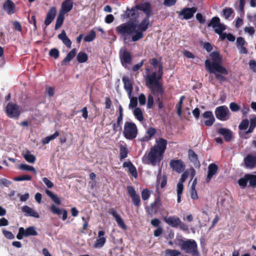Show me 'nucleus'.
Here are the masks:
<instances>
[{"label": "nucleus", "instance_id": "obj_40", "mask_svg": "<svg viewBox=\"0 0 256 256\" xmlns=\"http://www.w3.org/2000/svg\"><path fill=\"white\" fill-rule=\"evenodd\" d=\"M248 174H244V176L240 178L238 180V185L242 188H245L247 185V183L248 182Z\"/></svg>", "mask_w": 256, "mask_h": 256}, {"label": "nucleus", "instance_id": "obj_2", "mask_svg": "<svg viewBox=\"0 0 256 256\" xmlns=\"http://www.w3.org/2000/svg\"><path fill=\"white\" fill-rule=\"evenodd\" d=\"M212 62L206 60L204 62L206 70L210 74H214L215 78L220 82L226 81L225 76L228 74V70L222 64V58L218 52H213L210 54Z\"/></svg>", "mask_w": 256, "mask_h": 256}, {"label": "nucleus", "instance_id": "obj_57", "mask_svg": "<svg viewBox=\"0 0 256 256\" xmlns=\"http://www.w3.org/2000/svg\"><path fill=\"white\" fill-rule=\"evenodd\" d=\"M156 130L155 128L150 127L147 130L146 134L152 138L156 134Z\"/></svg>", "mask_w": 256, "mask_h": 256}, {"label": "nucleus", "instance_id": "obj_34", "mask_svg": "<svg viewBox=\"0 0 256 256\" xmlns=\"http://www.w3.org/2000/svg\"><path fill=\"white\" fill-rule=\"evenodd\" d=\"M64 20V14L59 12L57 16L56 23L55 24V30L60 28L63 24Z\"/></svg>", "mask_w": 256, "mask_h": 256}, {"label": "nucleus", "instance_id": "obj_10", "mask_svg": "<svg viewBox=\"0 0 256 256\" xmlns=\"http://www.w3.org/2000/svg\"><path fill=\"white\" fill-rule=\"evenodd\" d=\"M208 27H212L216 34L221 33L226 29V26L220 23V19L218 16L213 17L208 24Z\"/></svg>", "mask_w": 256, "mask_h": 256}, {"label": "nucleus", "instance_id": "obj_6", "mask_svg": "<svg viewBox=\"0 0 256 256\" xmlns=\"http://www.w3.org/2000/svg\"><path fill=\"white\" fill-rule=\"evenodd\" d=\"M164 221L169 226L172 228H178L184 232L188 230V226L182 222L178 217L176 216H165L164 218Z\"/></svg>", "mask_w": 256, "mask_h": 256}, {"label": "nucleus", "instance_id": "obj_15", "mask_svg": "<svg viewBox=\"0 0 256 256\" xmlns=\"http://www.w3.org/2000/svg\"><path fill=\"white\" fill-rule=\"evenodd\" d=\"M162 205L160 198L159 196L156 197L154 202L150 204V208L148 210V214L152 216L154 214L158 213L160 211Z\"/></svg>", "mask_w": 256, "mask_h": 256}, {"label": "nucleus", "instance_id": "obj_47", "mask_svg": "<svg viewBox=\"0 0 256 256\" xmlns=\"http://www.w3.org/2000/svg\"><path fill=\"white\" fill-rule=\"evenodd\" d=\"M24 158L28 162L30 163H34L36 160L34 156L30 154H24Z\"/></svg>", "mask_w": 256, "mask_h": 256}, {"label": "nucleus", "instance_id": "obj_17", "mask_svg": "<svg viewBox=\"0 0 256 256\" xmlns=\"http://www.w3.org/2000/svg\"><path fill=\"white\" fill-rule=\"evenodd\" d=\"M126 190L134 204L136 207H139L140 205V199L139 195L136 193L134 188L129 186H127Z\"/></svg>", "mask_w": 256, "mask_h": 256}, {"label": "nucleus", "instance_id": "obj_54", "mask_svg": "<svg viewBox=\"0 0 256 256\" xmlns=\"http://www.w3.org/2000/svg\"><path fill=\"white\" fill-rule=\"evenodd\" d=\"M112 127L114 132L116 134L118 130H121L122 129L120 124H118V122H112Z\"/></svg>", "mask_w": 256, "mask_h": 256}, {"label": "nucleus", "instance_id": "obj_64", "mask_svg": "<svg viewBox=\"0 0 256 256\" xmlns=\"http://www.w3.org/2000/svg\"><path fill=\"white\" fill-rule=\"evenodd\" d=\"M14 28L16 30H18V32H21L22 30V28L20 24L18 22L15 21L13 23Z\"/></svg>", "mask_w": 256, "mask_h": 256}, {"label": "nucleus", "instance_id": "obj_35", "mask_svg": "<svg viewBox=\"0 0 256 256\" xmlns=\"http://www.w3.org/2000/svg\"><path fill=\"white\" fill-rule=\"evenodd\" d=\"M128 150L126 146L122 144L120 146V158L122 160L128 157Z\"/></svg>", "mask_w": 256, "mask_h": 256}, {"label": "nucleus", "instance_id": "obj_52", "mask_svg": "<svg viewBox=\"0 0 256 256\" xmlns=\"http://www.w3.org/2000/svg\"><path fill=\"white\" fill-rule=\"evenodd\" d=\"M130 103L129 104V108H136L138 105V98L136 97H132L130 98Z\"/></svg>", "mask_w": 256, "mask_h": 256}, {"label": "nucleus", "instance_id": "obj_50", "mask_svg": "<svg viewBox=\"0 0 256 256\" xmlns=\"http://www.w3.org/2000/svg\"><path fill=\"white\" fill-rule=\"evenodd\" d=\"M158 181L161 180L160 187L161 188H164L167 184V178L166 175H163L162 177H158Z\"/></svg>", "mask_w": 256, "mask_h": 256}, {"label": "nucleus", "instance_id": "obj_8", "mask_svg": "<svg viewBox=\"0 0 256 256\" xmlns=\"http://www.w3.org/2000/svg\"><path fill=\"white\" fill-rule=\"evenodd\" d=\"M230 110L226 106H219L215 110L216 116L220 120H228L230 118Z\"/></svg>", "mask_w": 256, "mask_h": 256}, {"label": "nucleus", "instance_id": "obj_51", "mask_svg": "<svg viewBox=\"0 0 256 256\" xmlns=\"http://www.w3.org/2000/svg\"><path fill=\"white\" fill-rule=\"evenodd\" d=\"M233 12V10L230 8H226L223 10L224 16L226 18H229Z\"/></svg>", "mask_w": 256, "mask_h": 256}, {"label": "nucleus", "instance_id": "obj_20", "mask_svg": "<svg viewBox=\"0 0 256 256\" xmlns=\"http://www.w3.org/2000/svg\"><path fill=\"white\" fill-rule=\"evenodd\" d=\"M218 166L214 163L209 164L208 166V173L206 180L207 183L209 182L212 180L213 176L218 172Z\"/></svg>", "mask_w": 256, "mask_h": 256}, {"label": "nucleus", "instance_id": "obj_29", "mask_svg": "<svg viewBox=\"0 0 256 256\" xmlns=\"http://www.w3.org/2000/svg\"><path fill=\"white\" fill-rule=\"evenodd\" d=\"M218 132L224 136L226 142H230L232 138V132L228 128H220L218 130Z\"/></svg>", "mask_w": 256, "mask_h": 256}, {"label": "nucleus", "instance_id": "obj_58", "mask_svg": "<svg viewBox=\"0 0 256 256\" xmlns=\"http://www.w3.org/2000/svg\"><path fill=\"white\" fill-rule=\"evenodd\" d=\"M138 101L140 105L144 106L146 103V98L144 94H140L138 96Z\"/></svg>", "mask_w": 256, "mask_h": 256}, {"label": "nucleus", "instance_id": "obj_49", "mask_svg": "<svg viewBox=\"0 0 256 256\" xmlns=\"http://www.w3.org/2000/svg\"><path fill=\"white\" fill-rule=\"evenodd\" d=\"M49 54L54 59H57L60 56V52L58 49L54 48L50 50Z\"/></svg>", "mask_w": 256, "mask_h": 256}, {"label": "nucleus", "instance_id": "obj_63", "mask_svg": "<svg viewBox=\"0 0 256 256\" xmlns=\"http://www.w3.org/2000/svg\"><path fill=\"white\" fill-rule=\"evenodd\" d=\"M184 190V185L181 182L177 184V195L182 194Z\"/></svg>", "mask_w": 256, "mask_h": 256}, {"label": "nucleus", "instance_id": "obj_41", "mask_svg": "<svg viewBox=\"0 0 256 256\" xmlns=\"http://www.w3.org/2000/svg\"><path fill=\"white\" fill-rule=\"evenodd\" d=\"M180 252L176 250L167 249L165 251V256H178Z\"/></svg>", "mask_w": 256, "mask_h": 256}, {"label": "nucleus", "instance_id": "obj_14", "mask_svg": "<svg viewBox=\"0 0 256 256\" xmlns=\"http://www.w3.org/2000/svg\"><path fill=\"white\" fill-rule=\"evenodd\" d=\"M196 11L197 8L196 7L185 8L177 12L180 18V16H183L182 19L189 20L194 16Z\"/></svg>", "mask_w": 256, "mask_h": 256}, {"label": "nucleus", "instance_id": "obj_32", "mask_svg": "<svg viewBox=\"0 0 256 256\" xmlns=\"http://www.w3.org/2000/svg\"><path fill=\"white\" fill-rule=\"evenodd\" d=\"M76 49L74 48L72 49L66 55V57L62 60L61 62L62 66L67 65L73 59L76 54Z\"/></svg>", "mask_w": 256, "mask_h": 256}, {"label": "nucleus", "instance_id": "obj_39", "mask_svg": "<svg viewBox=\"0 0 256 256\" xmlns=\"http://www.w3.org/2000/svg\"><path fill=\"white\" fill-rule=\"evenodd\" d=\"M96 36V34L94 30H91L90 32L84 38V40L86 42H90L92 41Z\"/></svg>", "mask_w": 256, "mask_h": 256}, {"label": "nucleus", "instance_id": "obj_31", "mask_svg": "<svg viewBox=\"0 0 256 256\" xmlns=\"http://www.w3.org/2000/svg\"><path fill=\"white\" fill-rule=\"evenodd\" d=\"M124 168H128V172L135 178L138 177L137 170L131 162H124L122 164Z\"/></svg>", "mask_w": 256, "mask_h": 256}, {"label": "nucleus", "instance_id": "obj_36", "mask_svg": "<svg viewBox=\"0 0 256 256\" xmlns=\"http://www.w3.org/2000/svg\"><path fill=\"white\" fill-rule=\"evenodd\" d=\"M76 60L78 62L84 63L88 60V56L85 52H80L77 54Z\"/></svg>", "mask_w": 256, "mask_h": 256}, {"label": "nucleus", "instance_id": "obj_45", "mask_svg": "<svg viewBox=\"0 0 256 256\" xmlns=\"http://www.w3.org/2000/svg\"><path fill=\"white\" fill-rule=\"evenodd\" d=\"M248 124L249 122L248 119L243 120L239 124L238 128L240 130H246L248 128Z\"/></svg>", "mask_w": 256, "mask_h": 256}, {"label": "nucleus", "instance_id": "obj_38", "mask_svg": "<svg viewBox=\"0 0 256 256\" xmlns=\"http://www.w3.org/2000/svg\"><path fill=\"white\" fill-rule=\"evenodd\" d=\"M134 116L140 122L144 120V116L141 109L139 108H136L134 110Z\"/></svg>", "mask_w": 256, "mask_h": 256}, {"label": "nucleus", "instance_id": "obj_11", "mask_svg": "<svg viewBox=\"0 0 256 256\" xmlns=\"http://www.w3.org/2000/svg\"><path fill=\"white\" fill-rule=\"evenodd\" d=\"M6 112L10 118H18L20 115V107L17 104L8 102L6 107Z\"/></svg>", "mask_w": 256, "mask_h": 256}, {"label": "nucleus", "instance_id": "obj_1", "mask_svg": "<svg viewBox=\"0 0 256 256\" xmlns=\"http://www.w3.org/2000/svg\"><path fill=\"white\" fill-rule=\"evenodd\" d=\"M144 12L146 14V17L138 24L132 22H124L116 27V34L123 38L124 42H126L130 36H131V41L133 42L144 38L143 32L148 30L150 24V18L153 14L152 7Z\"/></svg>", "mask_w": 256, "mask_h": 256}, {"label": "nucleus", "instance_id": "obj_62", "mask_svg": "<svg viewBox=\"0 0 256 256\" xmlns=\"http://www.w3.org/2000/svg\"><path fill=\"white\" fill-rule=\"evenodd\" d=\"M42 181L44 184L48 186V188H52L54 186L53 183L49 180L47 178H44Z\"/></svg>", "mask_w": 256, "mask_h": 256}, {"label": "nucleus", "instance_id": "obj_27", "mask_svg": "<svg viewBox=\"0 0 256 256\" xmlns=\"http://www.w3.org/2000/svg\"><path fill=\"white\" fill-rule=\"evenodd\" d=\"M3 8L8 14H12L14 13L15 6L11 0H6L3 4Z\"/></svg>", "mask_w": 256, "mask_h": 256}, {"label": "nucleus", "instance_id": "obj_7", "mask_svg": "<svg viewBox=\"0 0 256 256\" xmlns=\"http://www.w3.org/2000/svg\"><path fill=\"white\" fill-rule=\"evenodd\" d=\"M123 134L124 136L129 140L136 138L138 134V129L136 124L132 122H126L124 125Z\"/></svg>", "mask_w": 256, "mask_h": 256}, {"label": "nucleus", "instance_id": "obj_61", "mask_svg": "<svg viewBox=\"0 0 256 256\" xmlns=\"http://www.w3.org/2000/svg\"><path fill=\"white\" fill-rule=\"evenodd\" d=\"M188 175L189 172L188 171L184 172L181 175V177L178 182H181L182 184V182H184L186 180Z\"/></svg>", "mask_w": 256, "mask_h": 256}, {"label": "nucleus", "instance_id": "obj_55", "mask_svg": "<svg viewBox=\"0 0 256 256\" xmlns=\"http://www.w3.org/2000/svg\"><path fill=\"white\" fill-rule=\"evenodd\" d=\"M2 233L4 235V236L8 239L12 240V239L14 238V235L12 234V233L11 232L4 230H2Z\"/></svg>", "mask_w": 256, "mask_h": 256}, {"label": "nucleus", "instance_id": "obj_30", "mask_svg": "<svg viewBox=\"0 0 256 256\" xmlns=\"http://www.w3.org/2000/svg\"><path fill=\"white\" fill-rule=\"evenodd\" d=\"M188 156L190 161L195 166H200V162L198 158V156L193 150L190 149L188 150Z\"/></svg>", "mask_w": 256, "mask_h": 256}, {"label": "nucleus", "instance_id": "obj_18", "mask_svg": "<svg viewBox=\"0 0 256 256\" xmlns=\"http://www.w3.org/2000/svg\"><path fill=\"white\" fill-rule=\"evenodd\" d=\"M108 213L115 218L118 226L120 228L124 230H126L127 229V226L125 224L124 222L122 220L120 216L118 214L114 208L110 209L108 210Z\"/></svg>", "mask_w": 256, "mask_h": 256}, {"label": "nucleus", "instance_id": "obj_5", "mask_svg": "<svg viewBox=\"0 0 256 256\" xmlns=\"http://www.w3.org/2000/svg\"><path fill=\"white\" fill-rule=\"evenodd\" d=\"M179 245L182 250L192 256L198 254V245L196 242L192 239L187 240H180Z\"/></svg>", "mask_w": 256, "mask_h": 256}, {"label": "nucleus", "instance_id": "obj_56", "mask_svg": "<svg viewBox=\"0 0 256 256\" xmlns=\"http://www.w3.org/2000/svg\"><path fill=\"white\" fill-rule=\"evenodd\" d=\"M230 108L232 112H237L240 109V106L236 102H232L230 104Z\"/></svg>", "mask_w": 256, "mask_h": 256}, {"label": "nucleus", "instance_id": "obj_24", "mask_svg": "<svg viewBox=\"0 0 256 256\" xmlns=\"http://www.w3.org/2000/svg\"><path fill=\"white\" fill-rule=\"evenodd\" d=\"M124 84V88L127 92L128 97L130 98L133 90V86L129 78L126 76H123L122 78Z\"/></svg>", "mask_w": 256, "mask_h": 256}, {"label": "nucleus", "instance_id": "obj_12", "mask_svg": "<svg viewBox=\"0 0 256 256\" xmlns=\"http://www.w3.org/2000/svg\"><path fill=\"white\" fill-rule=\"evenodd\" d=\"M120 58L122 66L125 68H127L128 65L130 64L132 60L131 52L127 50L126 48H124V50H120Z\"/></svg>", "mask_w": 256, "mask_h": 256}, {"label": "nucleus", "instance_id": "obj_43", "mask_svg": "<svg viewBox=\"0 0 256 256\" xmlns=\"http://www.w3.org/2000/svg\"><path fill=\"white\" fill-rule=\"evenodd\" d=\"M160 60L159 61L156 58H152L150 60V64L153 66L154 69H156L158 68V70L160 64H161L162 66V63L160 62L161 58H160Z\"/></svg>", "mask_w": 256, "mask_h": 256}, {"label": "nucleus", "instance_id": "obj_9", "mask_svg": "<svg viewBox=\"0 0 256 256\" xmlns=\"http://www.w3.org/2000/svg\"><path fill=\"white\" fill-rule=\"evenodd\" d=\"M38 232L34 226H31L24 229L22 227H20L18 229V232L16 235V238L18 240H22L24 236L28 237L29 236H36L38 235Z\"/></svg>", "mask_w": 256, "mask_h": 256}, {"label": "nucleus", "instance_id": "obj_44", "mask_svg": "<svg viewBox=\"0 0 256 256\" xmlns=\"http://www.w3.org/2000/svg\"><path fill=\"white\" fill-rule=\"evenodd\" d=\"M153 94L152 93L148 96V102H147V108L150 109L153 108L154 104V100L153 97Z\"/></svg>", "mask_w": 256, "mask_h": 256}, {"label": "nucleus", "instance_id": "obj_48", "mask_svg": "<svg viewBox=\"0 0 256 256\" xmlns=\"http://www.w3.org/2000/svg\"><path fill=\"white\" fill-rule=\"evenodd\" d=\"M32 179V176L30 175L26 174L17 176L14 178L16 181H23V180H30Z\"/></svg>", "mask_w": 256, "mask_h": 256}, {"label": "nucleus", "instance_id": "obj_33", "mask_svg": "<svg viewBox=\"0 0 256 256\" xmlns=\"http://www.w3.org/2000/svg\"><path fill=\"white\" fill-rule=\"evenodd\" d=\"M46 194L50 198L52 202L56 204L60 205L61 204V200L60 198L56 194H53L50 190H46Z\"/></svg>", "mask_w": 256, "mask_h": 256}, {"label": "nucleus", "instance_id": "obj_46", "mask_svg": "<svg viewBox=\"0 0 256 256\" xmlns=\"http://www.w3.org/2000/svg\"><path fill=\"white\" fill-rule=\"evenodd\" d=\"M155 94H156V104H158V108L160 109H162L164 108V104L162 100L160 99V98H162V96H160V94L157 92V90H156Z\"/></svg>", "mask_w": 256, "mask_h": 256}, {"label": "nucleus", "instance_id": "obj_26", "mask_svg": "<svg viewBox=\"0 0 256 256\" xmlns=\"http://www.w3.org/2000/svg\"><path fill=\"white\" fill-rule=\"evenodd\" d=\"M105 234V232L104 230H100L98 232V237L94 244V247L96 248H99L102 247L106 242V238L104 236Z\"/></svg>", "mask_w": 256, "mask_h": 256}, {"label": "nucleus", "instance_id": "obj_16", "mask_svg": "<svg viewBox=\"0 0 256 256\" xmlns=\"http://www.w3.org/2000/svg\"><path fill=\"white\" fill-rule=\"evenodd\" d=\"M170 168L178 173L182 172L186 168L184 162L181 160H172L170 162Z\"/></svg>", "mask_w": 256, "mask_h": 256}, {"label": "nucleus", "instance_id": "obj_3", "mask_svg": "<svg viewBox=\"0 0 256 256\" xmlns=\"http://www.w3.org/2000/svg\"><path fill=\"white\" fill-rule=\"evenodd\" d=\"M167 144V140L163 138H160L157 140L156 144L150 148L148 152H146L143 156V162L146 164H150L153 166L160 162L162 159Z\"/></svg>", "mask_w": 256, "mask_h": 256}, {"label": "nucleus", "instance_id": "obj_13", "mask_svg": "<svg viewBox=\"0 0 256 256\" xmlns=\"http://www.w3.org/2000/svg\"><path fill=\"white\" fill-rule=\"evenodd\" d=\"M139 12L138 10L136 8V6L132 8H127L125 11V14L123 15L124 18H129L130 21L128 22L135 23L137 22L139 17Z\"/></svg>", "mask_w": 256, "mask_h": 256}, {"label": "nucleus", "instance_id": "obj_28", "mask_svg": "<svg viewBox=\"0 0 256 256\" xmlns=\"http://www.w3.org/2000/svg\"><path fill=\"white\" fill-rule=\"evenodd\" d=\"M244 160L247 168H252L256 166V156L248 154Z\"/></svg>", "mask_w": 256, "mask_h": 256}, {"label": "nucleus", "instance_id": "obj_19", "mask_svg": "<svg viewBox=\"0 0 256 256\" xmlns=\"http://www.w3.org/2000/svg\"><path fill=\"white\" fill-rule=\"evenodd\" d=\"M56 14V9L54 6L51 7L46 15L44 20V24L47 26L50 25L54 20Z\"/></svg>", "mask_w": 256, "mask_h": 256}, {"label": "nucleus", "instance_id": "obj_42", "mask_svg": "<svg viewBox=\"0 0 256 256\" xmlns=\"http://www.w3.org/2000/svg\"><path fill=\"white\" fill-rule=\"evenodd\" d=\"M20 168L24 170L30 171L33 172L34 174H36L37 172L36 169L32 166L26 164H21L20 166Z\"/></svg>", "mask_w": 256, "mask_h": 256}, {"label": "nucleus", "instance_id": "obj_60", "mask_svg": "<svg viewBox=\"0 0 256 256\" xmlns=\"http://www.w3.org/2000/svg\"><path fill=\"white\" fill-rule=\"evenodd\" d=\"M249 66L250 69L254 72H256V62L252 60L249 62Z\"/></svg>", "mask_w": 256, "mask_h": 256}, {"label": "nucleus", "instance_id": "obj_37", "mask_svg": "<svg viewBox=\"0 0 256 256\" xmlns=\"http://www.w3.org/2000/svg\"><path fill=\"white\" fill-rule=\"evenodd\" d=\"M151 7V4L149 2H146L136 6V8H137V10H142L143 12L146 11Z\"/></svg>", "mask_w": 256, "mask_h": 256}, {"label": "nucleus", "instance_id": "obj_4", "mask_svg": "<svg viewBox=\"0 0 256 256\" xmlns=\"http://www.w3.org/2000/svg\"><path fill=\"white\" fill-rule=\"evenodd\" d=\"M163 76V67L160 64L159 70L156 72H153L152 74H148L146 76V85L151 90V93L155 94L156 90L160 96H163L164 90L162 84L160 82Z\"/></svg>", "mask_w": 256, "mask_h": 256}, {"label": "nucleus", "instance_id": "obj_25", "mask_svg": "<svg viewBox=\"0 0 256 256\" xmlns=\"http://www.w3.org/2000/svg\"><path fill=\"white\" fill-rule=\"evenodd\" d=\"M50 210L54 214H58L60 216L62 214V220H65L68 217V212L65 209L61 210L60 208H57L55 205L52 204L50 208Z\"/></svg>", "mask_w": 256, "mask_h": 256}, {"label": "nucleus", "instance_id": "obj_59", "mask_svg": "<svg viewBox=\"0 0 256 256\" xmlns=\"http://www.w3.org/2000/svg\"><path fill=\"white\" fill-rule=\"evenodd\" d=\"M144 60H143L140 62L134 65L132 68V70L134 72H136V71H138V70H140L142 68V66H143Z\"/></svg>", "mask_w": 256, "mask_h": 256}, {"label": "nucleus", "instance_id": "obj_53", "mask_svg": "<svg viewBox=\"0 0 256 256\" xmlns=\"http://www.w3.org/2000/svg\"><path fill=\"white\" fill-rule=\"evenodd\" d=\"M150 192L148 189H144L142 192V197L144 200H147L150 196Z\"/></svg>", "mask_w": 256, "mask_h": 256}, {"label": "nucleus", "instance_id": "obj_22", "mask_svg": "<svg viewBox=\"0 0 256 256\" xmlns=\"http://www.w3.org/2000/svg\"><path fill=\"white\" fill-rule=\"evenodd\" d=\"M73 4L72 0H64L62 4L61 8L59 12L64 14H66L72 10Z\"/></svg>", "mask_w": 256, "mask_h": 256}, {"label": "nucleus", "instance_id": "obj_23", "mask_svg": "<svg viewBox=\"0 0 256 256\" xmlns=\"http://www.w3.org/2000/svg\"><path fill=\"white\" fill-rule=\"evenodd\" d=\"M22 211L24 213L26 216H32L35 218H39V214L28 206H24L22 207Z\"/></svg>", "mask_w": 256, "mask_h": 256}, {"label": "nucleus", "instance_id": "obj_21", "mask_svg": "<svg viewBox=\"0 0 256 256\" xmlns=\"http://www.w3.org/2000/svg\"><path fill=\"white\" fill-rule=\"evenodd\" d=\"M202 117L204 118L207 119L204 122V125L207 126H212L214 121L215 118L211 111H206L202 114Z\"/></svg>", "mask_w": 256, "mask_h": 256}]
</instances>
